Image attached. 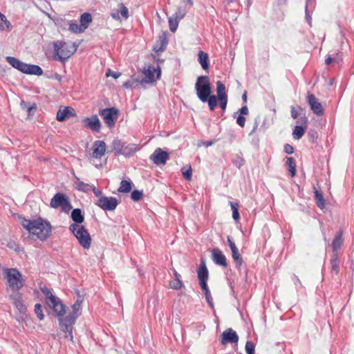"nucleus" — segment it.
<instances>
[{
    "label": "nucleus",
    "mask_w": 354,
    "mask_h": 354,
    "mask_svg": "<svg viewBox=\"0 0 354 354\" xmlns=\"http://www.w3.org/2000/svg\"><path fill=\"white\" fill-rule=\"evenodd\" d=\"M45 293L48 306L51 308L53 311L59 317V323L62 330L67 333L65 337L70 341H73V329L75 320L78 316L77 312L80 308V303L76 302L72 306L73 313H69L65 317L63 315L66 313L65 306L61 302L60 299L53 295L50 290L46 288L43 290Z\"/></svg>",
    "instance_id": "1"
},
{
    "label": "nucleus",
    "mask_w": 354,
    "mask_h": 354,
    "mask_svg": "<svg viewBox=\"0 0 354 354\" xmlns=\"http://www.w3.org/2000/svg\"><path fill=\"white\" fill-rule=\"evenodd\" d=\"M20 220L21 225L32 239L45 241L51 236L53 226L48 220L41 217L32 220L21 217Z\"/></svg>",
    "instance_id": "2"
},
{
    "label": "nucleus",
    "mask_w": 354,
    "mask_h": 354,
    "mask_svg": "<svg viewBox=\"0 0 354 354\" xmlns=\"http://www.w3.org/2000/svg\"><path fill=\"white\" fill-rule=\"evenodd\" d=\"M55 59L59 61H64L73 55L77 50L75 44L66 43L62 41L54 42Z\"/></svg>",
    "instance_id": "3"
},
{
    "label": "nucleus",
    "mask_w": 354,
    "mask_h": 354,
    "mask_svg": "<svg viewBox=\"0 0 354 354\" xmlns=\"http://www.w3.org/2000/svg\"><path fill=\"white\" fill-rule=\"evenodd\" d=\"M69 230L77 239L80 245L84 249H89L91 245V237L88 230L82 225L71 224Z\"/></svg>",
    "instance_id": "4"
},
{
    "label": "nucleus",
    "mask_w": 354,
    "mask_h": 354,
    "mask_svg": "<svg viewBox=\"0 0 354 354\" xmlns=\"http://www.w3.org/2000/svg\"><path fill=\"white\" fill-rule=\"evenodd\" d=\"M93 192L95 196L97 197V201L95 202V205L100 207L102 209L105 211H113L114 210L118 205V201L115 197H107L102 195V192L100 190L93 188Z\"/></svg>",
    "instance_id": "5"
},
{
    "label": "nucleus",
    "mask_w": 354,
    "mask_h": 354,
    "mask_svg": "<svg viewBox=\"0 0 354 354\" xmlns=\"http://www.w3.org/2000/svg\"><path fill=\"white\" fill-rule=\"evenodd\" d=\"M196 95L203 102H206L211 94V84L208 77L200 76L195 84Z\"/></svg>",
    "instance_id": "6"
},
{
    "label": "nucleus",
    "mask_w": 354,
    "mask_h": 354,
    "mask_svg": "<svg viewBox=\"0 0 354 354\" xmlns=\"http://www.w3.org/2000/svg\"><path fill=\"white\" fill-rule=\"evenodd\" d=\"M8 286L14 290H18L24 286L22 275L16 268H8L5 270Z\"/></svg>",
    "instance_id": "7"
},
{
    "label": "nucleus",
    "mask_w": 354,
    "mask_h": 354,
    "mask_svg": "<svg viewBox=\"0 0 354 354\" xmlns=\"http://www.w3.org/2000/svg\"><path fill=\"white\" fill-rule=\"evenodd\" d=\"M100 115L109 128L115 127L119 117V111L115 107L106 108L100 110Z\"/></svg>",
    "instance_id": "8"
},
{
    "label": "nucleus",
    "mask_w": 354,
    "mask_h": 354,
    "mask_svg": "<svg viewBox=\"0 0 354 354\" xmlns=\"http://www.w3.org/2000/svg\"><path fill=\"white\" fill-rule=\"evenodd\" d=\"M50 205L54 209L60 207L64 212H68L72 209L68 198L62 193H57L51 198Z\"/></svg>",
    "instance_id": "9"
},
{
    "label": "nucleus",
    "mask_w": 354,
    "mask_h": 354,
    "mask_svg": "<svg viewBox=\"0 0 354 354\" xmlns=\"http://www.w3.org/2000/svg\"><path fill=\"white\" fill-rule=\"evenodd\" d=\"M145 77L140 81V84L153 83L160 77V68L156 69L153 66L149 65L142 71Z\"/></svg>",
    "instance_id": "10"
},
{
    "label": "nucleus",
    "mask_w": 354,
    "mask_h": 354,
    "mask_svg": "<svg viewBox=\"0 0 354 354\" xmlns=\"http://www.w3.org/2000/svg\"><path fill=\"white\" fill-rule=\"evenodd\" d=\"M306 98L307 102L312 111L317 115H322L324 114L323 106L322 104L318 102L315 95L311 93H308Z\"/></svg>",
    "instance_id": "11"
},
{
    "label": "nucleus",
    "mask_w": 354,
    "mask_h": 354,
    "mask_svg": "<svg viewBox=\"0 0 354 354\" xmlns=\"http://www.w3.org/2000/svg\"><path fill=\"white\" fill-rule=\"evenodd\" d=\"M169 158V154L161 148H157L150 156V159L155 165H165Z\"/></svg>",
    "instance_id": "12"
},
{
    "label": "nucleus",
    "mask_w": 354,
    "mask_h": 354,
    "mask_svg": "<svg viewBox=\"0 0 354 354\" xmlns=\"http://www.w3.org/2000/svg\"><path fill=\"white\" fill-rule=\"evenodd\" d=\"M84 127L92 131L100 132L101 130V122L97 115H93L83 119Z\"/></svg>",
    "instance_id": "13"
},
{
    "label": "nucleus",
    "mask_w": 354,
    "mask_h": 354,
    "mask_svg": "<svg viewBox=\"0 0 354 354\" xmlns=\"http://www.w3.org/2000/svg\"><path fill=\"white\" fill-rule=\"evenodd\" d=\"M221 342L223 345H226L228 343H237L239 336L232 328H227L223 332Z\"/></svg>",
    "instance_id": "14"
},
{
    "label": "nucleus",
    "mask_w": 354,
    "mask_h": 354,
    "mask_svg": "<svg viewBox=\"0 0 354 354\" xmlns=\"http://www.w3.org/2000/svg\"><path fill=\"white\" fill-rule=\"evenodd\" d=\"M92 156L97 159H100L106 152V145L102 140H96L92 146Z\"/></svg>",
    "instance_id": "15"
},
{
    "label": "nucleus",
    "mask_w": 354,
    "mask_h": 354,
    "mask_svg": "<svg viewBox=\"0 0 354 354\" xmlns=\"http://www.w3.org/2000/svg\"><path fill=\"white\" fill-rule=\"evenodd\" d=\"M75 116L74 109L71 106L60 108L57 112L56 119L59 122H64L70 117Z\"/></svg>",
    "instance_id": "16"
},
{
    "label": "nucleus",
    "mask_w": 354,
    "mask_h": 354,
    "mask_svg": "<svg viewBox=\"0 0 354 354\" xmlns=\"http://www.w3.org/2000/svg\"><path fill=\"white\" fill-rule=\"evenodd\" d=\"M302 125L295 126L292 131V137L295 140H299L304 135L307 129L308 119L306 117L301 118Z\"/></svg>",
    "instance_id": "17"
},
{
    "label": "nucleus",
    "mask_w": 354,
    "mask_h": 354,
    "mask_svg": "<svg viewBox=\"0 0 354 354\" xmlns=\"http://www.w3.org/2000/svg\"><path fill=\"white\" fill-rule=\"evenodd\" d=\"M120 15L124 19H127L129 17L128 8L123 3H119L118 5V8L114 9L111 13L112 18L115 20H120Z\"/></svg>",
    "instance_id": "18"
},
{
    "label": "nucleus",
    "mask_w": 354,
    "mask_h": 354,
    "mask_svg": "<svg viewBox=\"0 0 354 354\" xmlns=\"http://www.w3.org/2000/svg\"><path fill=\"white\" fill-rule=\"evenodd\" d=\"M185 15V12L178 10L172 17L169 18V29L172 32H176L178 28L179 21Z\"/></svg>",
    "instance_id": "19"
},
{
    "label": "nucleus",
    "mask_w": 354,
    "mask_h": 354,
    "mask_svg": "<svg viewBox=\"0 0 354 354\" xmlns=\"http://www.w3.org/2000/svg\"><path fill=\"white\" fill-rule=\"evenodd\" d=\"M212 259L217 265L223 267H227V266L225 255L218 248H214L212 250Z\"/></svg>",
    "instance_id": "20"
},
{
    "label": "nucleus",
    "mask_w": 354,
    "mask_h": 354,
    "mask_svg": "<svg viewBox=\"0 0 354 354\" xmlns=\"http://www.w3.org/2000/svg\"><path fill=\"white\" fill-rule=\"evenodd\" d=\"M198 277L201 287L207 286L208 279V270L205 264L201 265L198 270Z\"/></svg>",
    "instance_id": "21"
},
{
    "label": "nucleus",
    "mask_w": 354,
    "mask_h": 354,
    "mask_svg": "<svg viewBox=\"0 0 354 354\" xmlns=\"http://www.w3.org/2000/svg\"><path fill=\"white\" fill-rule=\"evenodd\" d=\"M75 185L77 190L83 192H88L90 190L93 191V188L95 187L94 185L84 183L78 178H75Z\"/></svg>",
    "instance_id": "22"
},
{
    "label": "nucleus",
    "mask_w": 354,
    "mask_h": 354,
    "mask_svg": "<svg viewBox=\"0 0 354 354\" xmlns=\"http://www.w3.org/2000/svg\"><path fill=\"white\" fill-rule=\"evenodd\" d=\"M7 61L12 66L21 71L22 73H24L26 64L13 57H8Z\"/></svg>",
    "instance_id": "23"
},
{
    "label": "nucleus",
    "mask_w": 354,
    "mask_h": 354,
    "mask_svg": "<svg viewBox=\"0 0 354 354\" xmlns=\"http://www.w3.org/2000/svg\"><path fill=\"white\" fill-rule=\"evenodd\" d=\"M331 273L337 274L339 272V261L337 252H334L330 259Z\"/></svg>",
    "instance_id": "24"
},
{
    "label": "nucleus",
    "mask_w": 354,
    "mask_h": 354,
    "mask_svg": "<svg viewBox=\"0 0 354 354\" xmlns=\"http://www.w3.org/2000/svg\"><path fill=\"white\" fill-rule=\"evenodd\" d=\"M24 73L41 75L43 73V71L39 66L26 64Z\"/></svg>",
    "instance_id": "25"
},
{
    "label": "nucleus",
    "mask_w": 354,
    "mask_h": 354,
    "mask_svg": "<svg viewBox=\"0 0 354 354\" xmlns=\"http://www.w3.org/2000/svg\"><path fill=\"white\" fill-rule=\"evenodd\" d=\"M71 218L75 222L74 224L81 225L84 221V216L82 214L80 209H74L71 212Z\"/></svg>",
    "instance_id": "26"
},
{
    "label": "nucleus",
    "mask_w": 354,
    "mask_h": 354,
    "mask_svg": "<svg viewBox=\"0 0 354 354\" xmlns=\"http://www.w3.org/2000/svg\"><path fill=\"white\" fill-rule=\"evenodd\" d=\"M137 151V146L135 144H129L124 145L123 146L122 152L120 155H124L125 156H131L135 152Z\"/></svg>",
    "instance_id": "27"
},
{
    "label": "nucleus",
    "mask_w": 354,
    "mask_h": 354,
    "mask_svg": "<svg viewBox=\"0 0 354 354\" xmlns=\"http://www.w3.org/2000/svg\"><path fill=\"white\" fill-rule=\"evenodd\" d=\"M208 59L209 57L207 53L202 50H200L198 52V62L201 65L202 68L205 71L209 68Z\"/></svg>",
    "instance_id": "28"
},
{
    "label": "nucleus",
    "mask_w": 354,
    "mask_h": 354,
    "mask_svg": "<svg viewBox=\"0 0 354 354\" xmlns=\"http://www.w3.org/2000/svg\"><path fill=\"white\" fill-rule=\"evenodd\" d=\"M343 244V239H342V233H338L335 238L333 240L332 242V248H333V252H337V250L341 248V246Z\"/></svg>",
    "instance_id": "29"
},
{
    "label": "nucleus",
    "mask_w": 354,
    "mask_h": 354,
    "mask_svg": "<svg viewBox=\"0 0 354 354\" xmlns=\"http://www.w3.org/2000/svg\"><path fill=\"white\" fill-rule=\"evenodd\" d=\"M80 21L82 28L85 30L88 27L89 24L92 21V17L90 13L84 12L80 16Z\"/></svg>",
    "instance_id": "30"
},
{
    "label": "nucleus",
    "mask_w": 354,
    "mask_h": 354,
    "mask_svg": "<svg viewBox=\"0 0 354 354\" xmlns=\"http://www.w3.org/2000/svg\"><path fill=\"white\" fill-rule=\"evenodd\" d=\"M68 25V30L73 33L79 34L84 31V28H82L80 24H77L76 20L70 21Z\"/></svg>",
    "instance_id": "31"
},
{
    "label": "nucleus",
    "mask_w": 354,
    "mask_h": 354,
    "mask_svg": "<svg viewBox=\"0 0 354 354\" xmlns=\"http://www.w3.org/2000/svg\"><path fill=\"white\" fill-rule=\"evenodd\" d=\"M11 24L7 20L6 17L0 12V30H11Z\"/></svg>",
    "instance_id": "32"
},
{
    "label": "nucleus",
    "mask_w": 354,
    "mask_h": 354,
    "mask_svg": "<svg viewBox=\"0 0 354 354\" xmlns=\"http://www.w3.org/2000/svg\"><path fill=\"white\" fill-rule=\"evenodd\" d=\"M286 164L288 166V171L291 177H294L296 175V162L292 157H288L286 160Z\"/></svg>",
    "instance_id": "33"
},
{
    "label": "nucleus",
    "mask_w": 354,
    "mask_h": 354,
    "mask_svg": "<svg viewBox=\"0 0 354 354\" xmlns=\"http://www.w3.org/2000/svg\"><path fill=\"white\" fill-rule=\"evenodd\" d=\"M314 194H315V198L317 205L320 209H324L325 207L326 203H325V200H324L322 193L319 191L315 189L314 192Z\"/></svg>",
    "instance_id": "34"
},
{
    "label": "nucleus",
    "mask_w": 354,
    "mask_h": 354,
    "mask_svg": "<svg viewBox=\"0 0 354 354\" xmlns=\"http://www.w3.org/2000/svg\"><path fill=\"white\" fill-rule=\"evenodd\" d=\"M216 92L218 98L227 97L225 93V86L221 81L216 82Z\"/></svg>",
    "instance_id": "35"
},
{
    "label": "nucleus",
    "mask_w": 354,
    "mask_h": 354,
    "mask_svg": "<svg viewBox=\"0 0 354 354\" xmlns=\"http://www.w3.org/2000/svg\"><path fill=\"white\" fill-rule=\"evenodd\" d=\"M131 189V183L127 180H122L118 188V192L121 193L129 192Z\"/></svg>",
    "instance_id": "36"
},
{
    "label": "nucleus",
    "mask_w": 354,
    "mask_h": 354,
    "mask_svg": "<svg viewBox=\"0 0 354 354\" xmlns=\"http://www.w3.org/2000/svg\"><path fill=\"white\" fill-rule=\"evenodd\" d=\"M124 144L120 140H114L112 143L113 150L115 152L116 155H120Z\"/></svg>",
    "instance_id": "37"
},
{
    "label": "nucleus",
    "mask_w": 354,
    "mask_h": 354,
    "mask_svg": "<svg viewBox=\"0 0 354 354\" xmlns=\"http://www.w3.org/2000/svg\"><path fill=\"white\" fill-rule=\"evenodd\" d=\"M230 205L232 210V217L236 221H238L240 218V215L239 212V203L230 202Z\"/></svg>",
    "instance_id": "38"
},
{
    "label": "nucleus",
    "mask_w": 354,
    "mask_h": 354,
    "mask_svg": "<svg viewBox=\"0 0 354 354\" xmlns=\"http://www.w3.org/2000/svg\"><path fill=\"white\" fill-rule=\"evenodd\" d=\"M201 288L205 294L207 302L208 303L209 306L212 308L213 307V299L212 297V295H211V293L208 288L207 285L205 286V287L201 286Z\"/></svg>",
    "instance_id": "39"
},
{
    "label": "nucleus",
    "mask_w": 354,
    "mask_h": 354,
    "mask_svg": "<svg viewBox=\"0 0 354 354\" xmlns=\"http://www.w3.org/2000/svg\"><path fill=\"white\" fill-rule=\"evenodd\" d=\"M217 99L218 97L216 95H209V97L207 98V100L206 102L208 103L209 108L211 111L214 110L217 105Z\"/></svg>",
    "instance_id": "40"
},
{
    "label": "nucleus",
    "mask_w": 354,
    "mask_h": 354,
    "mask_svg": "<svg viewBox=\"0 0 354 354\" xmlns=\"http://www.w3.org/2000/svg\"><path fill=\"white\" fill-rule=\"evenodd\" d=\"M183 286V282L180 279H174L169 281V287L174 290H179Z\"/></svg>",
    "instance_id": "41"
},
{
    "label": "nucleus",
    "mask_w": 354,
    "mask_h": 354,
    "mask_svg": "<svg viewBox=\"0 0 354 354\" xmlns=\"http://www.w3.org/2000/svg\"><path fill=\"white\" fill-rule=\"evenodd\" d=\"M182 174L183 177L187 180H191L192 176V169L190 165H189L187 169H185V167L182 168Z\"/></svg>",
    "instance_id": "42"
},
{
    "label": "nucleus",
    "mask_w": 354,
    "mask_h": 354,
    "mask_svg": "<svg viewBox=\"0 0 354 354\" xmlns=\"http://www.w3.org/2000/svg\"><path fill=\"white\" fill-rule=\"evenodd\" d=\"M232 259L238 265L241 266L242 264L243 259L242 257H241V254L239 252L238 249L232 251Z\"/></svg>",
    "instance_id": "43"
},
{
    "label": "nucleus",
    "mask_w": 354,
    "mask_h": 354,
    "mask_svg": "<svg viewBox=\"0 0 354 354\" xmlns=\"http://www.w3.org/2000/svg\"><path fill=\"white\" fill-rule=\"evenodd\" d=\"M167 44V41H166V39H162L160 40V45H156L153 48V50L156 52L163 51L165 49Z\"/></svg>",
    "instance_id": "44"
},
{
    "label": "nucleus",
    "mask_w": 354,
    "mask_h": 354,
    "mask_svg": "<svg viewBox=\"0 0 354 354\" xmlns=\"http://www.w3.org/2000/svg\"><path fill=\"white\" fill-rule=\"evenodd\" d=\"M35 313L37 315L39 320H43L44 315L42 312L41 306L39 304H37L35 306Z\"/></svg>",
    "instance_id": "45"
},
{
    "label": "nucleus",
    "mask_w": 354,
    "mask_h": 354,
    "mask_svg": "<svg viewBox=\"0 0 354 354\" xmlns=\"http://www.w3.org/2000/svg\"><path fill=\"white\" fill-rule=\"evenodd\" d=\"M131 196L134 201H139L142 198L143 194L141 191L134 190L131 192Z\"/></svg>",
    "instance_id": "46"
},
{
    "label": "nucleus",
    "mask_w": 354,
    "mask_h": 354,
    "mask_svg": "<svg viewBox=\"0 0 354 354\" xmlns=\"http://www.w3.org/2000/svg\"><path fill=\"white\" fill-rule=\"evenodd\" d=\"M245 351L247 354H254V344L250 341L245 344Z\"/></svg>",
    "instance_id": "47"
},
{
    "label": "nucleus",
    "mask_w": 354,
    "mask_h": 354,
    "mask_svg": "<svg viewBox=\"0 0 354 354\" xmlns=\"http://www.w3.org/2000/svg\"><path fill=\"white\" fill-rule=\"evenodd\" d=\"M8 248L15 252H19L21 250L20 246L14 241H10L7 243Z\"/></svg>",
    "instance_id": "48"
},
{
    "label": "nucleus",
    "mask_w": 354,
    "mask_h": 354,
    "mask_svg": "<svg viewBox=\"0 0 354 354\" xmlns=\"http://www.w3.org/2000/svg\"><path fill=\"white\" fill-rule=\"evenodd\" d=\"M21 106L24 110L27 111V112L28 113L29 115L31 114L32 111L36 109V106L35 104L30 105L28 103L23 102V103H21Z\"/></svg>",
    "instance_id": "49"
},
{
    "label": "nucleus",
    "mask_w": 354,
    "mask_h": 354,
    "mask_svg": "<svg viewBox=\"0 0 354 354\" xmlns=\"http://www.w3.org/2000/svg\"><path fill=\"white\" fill-rule=\"evenodd\" d=\"M135 83H140V81L138 80H129V81L125 82L123 84V86L127 88H132Z\"/></svg>",
    "instance_id": "50"
},
{
    "label": "nucleus",
    "mask_w": 354,
    "mask_h": 354,
    "mask_svg": "<svg viewBox=\"0 0 354 354\" xmlns=\"http://www.w3.org/2000/svg\"><path fill=\"white\" fill-rule=\"evenodd\" d=\"M236 123L241 127L245 126V118L243 115H239L236 118Z\"/></svg>",
    "instance_id": "51"
},
{
    "label": "nucleus",
    "mask_w": 354,
    "mask_h": 354,
    "mask_svg": "<svg viewBox=\"0 0 354 354\" xmlns=\"http://www.w3.org/2000/svg\"><path fill=\"white\" fill-rule=\"evenodd\" d=\"M218 100L220 101V106L221 109L223 111L225 110L227 104V97L218 98Z\"/></svg>",
    "instance_id": "52"
},
{
    "label": "nucleus",
    "mask_w": 354,
    "mask_h": 354,
    "mask_svg": "<svg viewBox=\"0 0 354 354\" xmlns=\"http://www.w3.org/2000/svg\"><path fill=\"white\" fill-rule=\"evenodd\" d=\"M106 76H112L113 78L117 79L120 76V73L112 72L110 69L106 72Z\"/></svg>",
    "instance_id": "53"
},
{
    "label": "nucleus",
    "mask_w": 354,
    "mask_h": 354,
    "mask_svg": "<svg viewBox=\"0 0 354 354\" xmlns=\"http://www.w3.org/2000/svg\"><path fill=\"white\" fill-rule=\"evenodd\" d=\"M284 151L288 154H292L294 152V148L292 145L286 144L284 145Z\"/></svg>",
    "instance_id": "54"
},
{
    "label": "nucleus",
    "mask_w": 354,
    "mask_h": 354,
    "mask_svg": "<svg viewBox=\"0 0 354 354\" xmlns=\"http://www.w3.org/2000/svg\"><path fill=\"white\" fill-rule=\"evenodd\" d=\"M291 116L292 118L296 119L299 115V112L295 106H291Z\"/></svg>",
    "instance_id": "55"
},
{
    "label": "nucleus",
    "mask_w": 354,
    "mask_h": 354,
    "mask_svg": "<svg viewBox=\"0 0 354 354\" xmlns=\"http://www.w3.org/2000/svg\"><path fill=\"white\" fill-rule=\"evenodd\" d=\"M227 242L232 251L238 249L235 243L231 240V239L229 236L227 237Z\"/></svg>",
    "instance_id": "56"
},
{
    "label": "nucleus",
    "mask_w": 354,
    "mask_h": 354,
    "mask_svg": "<svg viewBox=\"0 0 354 354\" xmlns=\"http://www.w3.org/2000/svg\"><path fill=\"white\" fill-rule=\"evenodd\" d=\"M239 111L241 115H248L249 112L248 109L246 106L241 107Z\"/></svg>",
    "instance_id": "57"
},
{
    "label": "nucleus",
    "mask_w": 354,
    "mask_h": 354,
    "mask_svg": "<svg viewBox=\"0 0 354 354\" xmlns=\"http://www.w3.org/2000/svg\"><path fill=\"white\" fill-rule=\"evenodd\" d=\"M333 62V59L332 57H330V56H328L326 60H325V63L327 64V65H329L332 62Z\"/></svg>",
    "instance_id": "58"
},
{
    "label": "nucleus",
    "mask_w": 354,
    "mask_h": 354,
    "mask_svg": "<svg viewBox=\"0 0 354 354\" xmlns=\"http://www.w3.org/2000/svg\"><path fill=\"white\" fill-rule=\"evenodd\" d=\"M174 279H180V274L176 271H174Z\"/></svg>",
    "instance_id": "59"
},
{
    "label": "nucleus",
    "mask_w": 354,
    "mask_h": 354,
    "mask_svg": "<svg viewBox=\"0 0 354 354\" xmlns=\"http://www.w3.org/2000/svg\"><path fill=\"white\" fill-rule=\"evenodd\" d=\"M242 98H243V101H244L245 102H247V93H246V92H245V93L243 94Z\"/></svg>",
    "instance_id": "60"
},
{
    "label": "nucleus",
    "mask_w": 354,
    "mask_h": 354,
    "mask_svg": "<svg viewBox=\"0 0 354 354\" xmlns=\"http://www.w3.org/2000/svg\"><path fill=\"white\" fill-rule=\"evenodd\" d=\"M188 3L190 4V6H192L193 5V1L192 0H187Z\"/></svg>",
    "instance_id": "61"
},
{
    "label": "nucleus",
    "mask_w": 354,
    "mask_h": 354,
    "mask_svg": "<svg viewBox=\"0 0 354 354\" xmlns=\"http://www.w3.org/2000/svg\"><path fill=\"white\" fill-rule=\"evenodd\" d=\"M257 128V124H256L255 127H254V129H252V132H254Z\"/></svg>",
    "instance_id": "62"
}]
</instances>
